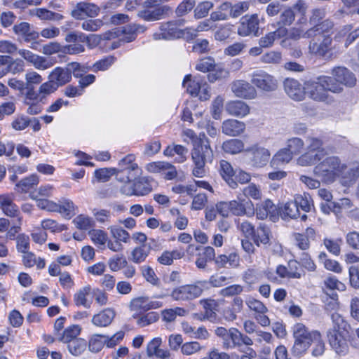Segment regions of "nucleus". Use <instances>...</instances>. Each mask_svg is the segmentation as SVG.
I'll list each match as a JSON object with an SVG mask.
<instances>
[{
    "instance_id": "obj_29",
    "label": "nucleus",
    "mask_w": 359,
    "mask_h": 359,
    "mask_svg": "<svg viewBox=\"0 0 359 359\" xmlns=\"http://www.w3.org/2000/svg\"><path fill=\"white\" fill-rule=\"evenodd\" d=\"M48 79H51V82H54L59 88L70 82L72 75H70L67 66L65 68L57 67L50 72Z\"/></svg>"
},
{
    "instance_id": "obj_60",
    "label": "nucleus",
    "mask_w": 359,
    "mask_h": 359,
    "mask_svg": "<svg viewBox=\"0 0 359 359\" xmlns=\"http://www.w3.org/2000/svg\"><path fill=\"white\" fill-rule=\"evenodd\" d=\"M158 319V313L155 311H151L140 316L137 318V324L140 327H143L157 322Z\"/></svg>"
},
{
    "instance_id": "obj_19",
    "label": "nucleus",
    "mask_w": 359,
    "mask_h": 359,
    "mask_svg": "<svg viewBox=\"0 0 359 359\" xmlns=\"http://www.w3.org/2000/svg\"><path fill=\"white\" fill-rule=\"evenodd\" d=\"M275 39H283L281 41L282 46H285L287 39L293 41H299V39L304 38V28L292 27L290 29H287L285 27H280L276 31L272 32Z\"/></svg>"
},
{
    "instance_id": "obj_25",
    "label": "nucleus",
    "mask_w": 359,
    "mask_h": 359,
    "mask_svg": "<svg viewBox=\"0 0 359 359\" xmlns=\"http://www.w3.org/2000/svg\"><path fill=\"white\" fill-rule=\"evenodd\" d=\"M13 32L21 36L25 42L36 41L39 37V33L31 28V25L27 22H22L15 25L13 27Z\"/></svg>"
},
{
    "instance_id": "obj_34",
    "label": "nucleus",
    "mask_w": 359,
    "mask_h": 359,
    "mask_svg": "<svg viewBox=\"0 0 359 359\" xmlns=\"http://www.w3.org/2000/svg\"><path fill=\"white\" fill-rule=\"evenodd\" d=\"M145 29V27L139 24L128 25L122 27L121 32L123 34L122 40L130 42L136 38L137 34L143 33Z\"/></svg>"
},
{
    "instance_id": "obj_52",
    "label": "nucleus",
    "mask_w": 359,
    "mask_h": 359,
    "mask_svg": "<svg viewBox=\"0 0 359 359\" xmlns=\"http://www.w3.org/2000/svg\"><path fill=\"white\" fill-rule=\"evenodd\" d=\"M54 190L55 188L53 185H41L37 189L32 191L29 196L32 199H36L37 198H49L53 196Z\"/></svg>"
},
{
    "instance_id": "obj_40",
    "label": "nucleus",
    "mask_w": 359,
    "mask_h": 359,
    "mask_svg": "<svg viewBox=\"0 0 359 359\" xmlns=\"http://www.w3.org/2000/svg\"><path fill=\"white\" fill-rule=\"evenodd\" d=\"M22 262L26 267L31 268L36 266L38 269H42L46 266L44 259L36 257L33 252L29 251L23 253Z\"/></svg>"
},
{
    "instance_id": "obj_50",
    "label": "nucleus",
    "mask_w": 359,
    "mask_h": 359,
    "mask_svg": "<svg viewBox=\"0 0 359 359\" xmlns=\"http://www.w3.org/2000/svg\"><path fill=\"white\" fill-rule=\"evenodd\" d=\"M81 328L79 325H72L66 328L60 340L64 343L68 344L70 341H72L74 339H77V337L81 333Z\"/></svg>"
},
{
    "instance_id": "obj_33",
    "label": "nucleus",
    "mask_w": 359,
    "mask_h": 359,
    "mask_svg": "<svg viewBox=\"0 0 359 359\" xmlns=\"http://www.w3.org/2000/svg\"><path fill=\"white\" fill-rule=\"evenodd\" d=\"M219 168L220 175L229 186L232 189L236 188L237 182L233 179L234 171L231 165L228 161L222 160L219 163Z\"/></svg>"
},
{
    "instance_id": "obj_3",
    "label": "nucleus",
    "mask_w": 359,
    "mask_h": 359,
    "mask_svg": "<svg viewBox=\"0 0 359 359\" xmlns=\"http://www.w3.org/2000/svg\"><path fill=\"white\" fill-rule=\"evenodd\" d=\"M347 166L336 156L325 158L314 168L315 174L325 183L334 182L342 175Z\"/></svg>"
},
{
    "instance_id": "obj_6",
    "label": "nucleus",
    "mask_w": 359,
    "mask_h": 359,
    "mask_svg": "<svg viewBox=\"0 0 359 359\" xmlns=\"http://www.w3.org/2000/svg\"><path fill=\"white\" fill-rule=\"evenodd\" d=\"M206 283L205 280H201L195 284L180 286L172 291L170 296L175 301L194 299L201 295Z\"/></svg>"
},
{
    "instance_id": "obj_20",
    "label": "nucleus",
    "mask_w": 359,
    "mask_h": 359,
    "mask_svg": "<svg viewBox=\"0 0 359 359\" xmlns=\"http://www.w3.org/2000/svg\"><path fill=\"white\" fill-rule=\"evenodd\" d=\"M18 54L25 60L32 64L37 69L45 70L52 66V63L48 62L45 57L34 54L32 51L26 49H20Z\"/></svg>"
},
{
    "instance_id": "obj_55",
    "label": "nucleus",
    "mask_w": 359,
    "mask_h": 359,
    "mask_svg": "<svg viewBox=\"0 0 359 359\" xmlns=\"http://www.w3.org/2000/svg\"><path fill=\"white\" fill-rule=\"evenodd\" d=\"M106 335L94 334L91 337L88 343V348L91 352L97 353L102 350L105 344Z\"/></svg>"
},
{
    "instance_id": "obj_4",
    "label": "nucleus",
    "mask_w": 359,
    "mask_h": 359,
    "mask_svg": "<svg viewBox=\"0 0 359 359\" xmlns=\"http://www.w3.org/2000/svg\"><path fill=\"white\" fill-rule=\"evenodd\" d=\"M192 161V175L196 177L202 178L206 175L207 170L205 164L211 163L214 154L209 142L205 145H195L191 152Z\"/></svg>"
},
{
    "instance_id": "obj_10",
    "label": "nucleus",
    "mask_w": 359,
    "mask_h": 359,
    "mask_svg": "<svg viewBox=\"0 0 359 359\" xmlns=\"http://www.w3.org/2000/svg\"><path fill=\"white\" fill-rule=\"evenodd\" d=\"M251 82L259 90L264 92L275 91L278 86V79L263 70L254 72L252 74Z\"/></svg>"
},
{
    "instance_id": "obj_16",
    "label": "nucleus",
    "mask_w": 359,
    "mask_h": 359,
    "mask_svg": "<svg viewBox=\"0 0 359 359\" xmlns=\"http://www.w3.org/2000/svg\"><path fill=\"white\" fill-rule=\"evenodd\" d=\"M231 212L236 216H254L255 211L254 204L250 199H239L230 201Z\"/></svg>"
},
{
    "instance_id": "obj_32",
    "label": "nucleus",
    "mask_w": 359,
    "mask_h": 359,
    "mask_svg": "<svg viewBox=\"0 0 359 359\" xmlns=\"http://www.w3.org/2000/svg\"><path fill=\"white\" fill-rule=\"evenodd\" d=\"M239 256L234 252L220 255L215 259L216 265L219 268L236 267L239 264Z\"/></svg>"
},
{
    "instance_id": "obj_46",
    "label": "nucleus",
    "mask_w": 359,
    "mask_h": 359,
    "mask_svg": "<svg viewBox=\"0 0 359 359\" xmlns=\"http://www.w3.org/2000/svg\"><path fill=\"white\" fill-rule=\"evenodd\" d=\"M32 13L43 20L59 21L63 19V15L58 13L50 11L46 8H35Z\"/></svg>"
},
{
    "instance_id": "obj_53",
    "label": "nucleus",
    "mask_w": 359,
    "mask_h": 359,
    "mask_svg": "<svg viewBox=\"0 0 359 359\" xmlns=\"http://www.w3.org/2000/svg\"><path fill=\"white\" fill-rule=\"evenodd\" d=\"M321 153L320 151L313 154V152L309 151L297 159V163L302 166L310 165L321 160Z\"/></svg>"
},
{
    "instance_id": "obj_22",
    "label": "nucleus",
    "mask_w": 359,
    "mask_h": 359,
    "mask_svg": "<svg viewBox=\"0 0 359 359\" xmlns=\"http://www.w3.org/2000/svg\"><path fill=\"white\" fill-rule=\"evenodd\" d=\"M334 23L332 20L326 19L319 23L317 26H312L311 27L304 29V38H313L318 36L330 35V32L333 29Z\"/></svg>"
},
{
    "instance_id": "obj_43",
    "label": "nucleus",
    "mask_w": 359,
    "mask_h": 359,
    "mask_svg": "<svg viewBox=\"0 0 359 359\" xmlns=\"http://www.w3.org/2000/svg\"><path fill=\"white\" fill-rule=\"evenodd\" d=\"M319 262L323 263L324 267L328 270L337 273H340L342 271V267L340 264L334 259H328L325 252H321L318 255Z\"/></svg>"
},
{
    "instance_id": "obj_59",
    "label": "nucleus",
    "mask_w": 359,
    "mask_h": 359,
    "mask_svg": "<svg viewBox=\"0 0 359 359\" xmlns=\"http://www.w3.org/2000/svg\"><path fill=\"white\" fill-rule=\"evenodd\" d=\"M195 0H183L176 8L175 13L177 17H183L194 8Z\"/></svg>"
},
{
    "instance_id": "obj_64",
    "label": "nucleus",
    "mask_w": 359,
    "mask_h": 359,
    "mask_svg": "<svg viewBox=\"0 0 359 359\" xmlns=\"http://www.w3.org/2000/svg\"><path fill=\"white\" fill-rule=\"evenodd\" d=\"M245 303L251 311L257 313H266L268 311L267 307L261 301L255 298H248Z\"/></svg>"
},
{
    "instance_id": "obj_44",
    "label": "nucleus",
    "mask_w": 359,
    "mask_h": 359,
    "mask_svg": "<svg viewBox=\"0 0 359 359\" xmlns=\"http://www.w3.org/2000/svg\"><path fill=\"white\" fill-rule=\"evenodd\" d=\"M187 313V310L182 307L166 309L161 311L162 319L166 323L173 322L177 316H184Z\"/></svg>"
},
{
    "instance_id": "obj_2",
    "label": "nucleus",
    "mask_w": 359,
    "mask_h": 359,
    "mask_svg": "<svg viewBox=\"0 0 359 359\" xmlns=\"http://www.w3.org/2000/svg\"><path fill=\"white\" fill-rule=\"evenodd\" d=\"M292 332L294 339L292 351L296 355L304 354L315 340L320 338L318 331L311 330L302 323H295Z\"/></svg>"
},
{
    "instance_id": "obj_15",
    "label": "nucleus",
    "mask_w": 359,
    "mask_h": 359,
    "mask_svg": "<svg viewBox=\"0 0 359 359\" xmlns=\"http://www.w3.org/2000/svg\"><path fill=\"white\" fill-rule=\"evenodd\" d=\"M200 250H201L202 252L198 255V258L196 260V265L198 269H204L208 262L215 259V249L210 246L201 248L194 245H189L187 251L192 253L194 251Z\"/></svg>"
},
{
    "instance_id": "obj_36",
    "label": "nucleus",
    "mask_w": 359,
    "mask_h": 359,
    "mask_svg": "<svg viewBox=\"0 0 359 359\" xmlns=\"http://www.w3.org/2000/svg\"><path fill=\"white\" fill-rule=\"evenodd\" d=\"M280 215L284 219H297L299 216V210L294 201L285 203L280 208Z\"/></svg>"
},
{
    "instance_id": "obj_1",
    "label": "nucleus",
    "mask_w": 359,
    "mask_h": 359,
    "mask_svg": "<svg viewBox=\"0 0 359 359\" xmlns=\"http://www.w3.org/2000/svg\"><path fill=\"white\" fill-rule=\"evenodd\" d=\"M304 90L306 94L314 101L330 103L334 100L328 92L340 93L343 91V87L334 83L331 76H320L315 80L306 81Z\"/></svg>"
},
{
    "instance_id": "obj_11",
    "label": "nucleus",
    "mask_w": 359,
    "mask_h": 359,
    "mask_svg": "<svg viewBox=\"0 0 359 359\" xmlns=\"http://www.w3.org/2000/svg\"><path fill=\"white\" fill-rule=\"evenodd\" d=\"M230 87L232 93L237 97L251 100L257 97L255 88L247 81L235 80L231 83Z\"/></svg>"
},
{
    "instance_id": "obj_47",
    "label": "nucleus",
    "mask_w": 359,
    "mask_h": 359,
    "mask_svg": "<svg viewBox=\"0 0 359 359\" xmlns=\"http://www.w3.org/2000/svg\"><path fill=\"white\" fill-rule=\"evenodd\" d=\"M134 186L135 190V196H137L147 195L152 190L149 181L147 177H141L135 180Z\"/></svg>"
},
{
    "instance_id": "obj_5",
    "label": "nucleus",
    "mask_w": 359,
    "mask_h": 359,
    "mask_svg": "<svg viewBox=\"0 0 359 359\" xmlns=\"http://www.w3.org/2000/svg\"><path fill=\"white\" fill-rule=\"evenodd\" d=\"M135 156L128 154L118 162V168L116 170V178L121 182H128L136 179L142 173V170L135 162Z\"/></svg>"
},
{
    "instance_id": "obj_30",
    "label": "nucleus",
    "mask_w": 359,
    "mask_h": 359,
    "mask_svg": "<svg viewBox=\"0 0 359 359\" xmlns=\"http://www.w3.org/2000/svg\"><path fill=\"white\" fill-rule=\"evenodd\" d=\"M115 316V311L112 309L107 308L95 314L92 318L91 322L97 327H107L112 323Z\"/></svg>"
},
{
    "instance_id": "obj_37",
    "label": "nucleus",
    "mask_w": 359,
    "mask_h": 359,
    "mask_svg": "<svg viewBox=\"0 0 359 359\" xmlns=\"http://www.w3.org/2000/svg\"><path fill=\"white\" fill-rule=\"evenodd\" d=\"M202 82L197 78L191 79V75H186L182 86L187 88V91L192 96H197L201 88Z\"/></svg>"
},
{
    "instance_id": "obj_62",
    "label": "nucleus",
    "mask_w": 359,
    "mask_h": 359,
    "mask_svg": "<svg viewBox=\"0 0 359 359\" xmlns=\"http://www.w3.org/2000/svg\"><path fill=\"white\" fill-rule=\"evenodd\" d=\"M224 98L222 95L217 96L212 102L211 113L214 119L221 118L224 107Z\"/></svg>"
},
{
    "instance_id": "obj_54",
    "label": "nucleus",
    "mask_w": 359,
    "mask_h": 359,
    "mask_svg": "<svg viewBox=\"0 0 359 359\" xmlns=\"http://www.w3.org/2000/svg\"><path fill=\"white\" fill-rule=\"evenodd\" d=\"M87 343L83 339L79 338L68 343V350L74 355H81L86 348Z\"/></svg>"
},
{
    "instance_id": "obj_39",
    "label": "nucleus",
    "mask_w": 359,
    "mask_h": 359,
    "mask_svg": "<svg viewBox=\"0 0 359 359\" xmlns=\"http://www.w3.org/2000/svg\"><path fill=\"white\" fill-rule=\"evenodd\" d=\"M222 149L224 152L231 154H236L241 151L245 152V144L239 139H231L225 141L222 144Z\"/></svg>"
},
{
    "instance_id": "obj_38",
    "label": "nucleus",
    "mask_w": 359,
    "mask_h": 359,
    "mask_svg": "<svg viewBox=\"0 0 359 359\" xmlns=\"http://www.w3.org/2000/svg\"><path fill=\"white\" fill-rule=\"evenodd\" d=\"M150 248L147 245L135 247L131 252L130 259L135 264L144 262L150 253Z\"/></svg>"
},
{
    "instance_id": "obj_27",
    "label": "nucleus",
    "mask_w": 359,
    "mask_h": 359,
    "mask_svg": "<svg viewBox=\"0 0 359 359\" xmlns=\"http://www.w3.org/2000/svg\"><path fill=\"white\" fill-rule=\"evenodd\" d=\"M169 9L170 8L168 6H156L150 8H145V9L138 12L137 16L145 21H156L161 19Z\"/></svg>"
},
{
    "instance_id": "obj_21",
    "label": "nucleus",
    "mask_w": 359,
    "mask_h": 359,
    "mask_svg": "<svg viewBox=\"0 0 359 359\" xmlns=\"http://www.w3.org/2000/svg\"><path fill=\"white\" fill-rule=\"evenodd\" d=\"M225 110L230 116L243 118L250 114V107L242 100H231L226 103Z\"/></svg>"
},
{
    "instance_id": "obj_41",
    "label": "nucleus",
    "mask_w": 359,
    "mask_h": 359,
    "mask_svg": "<svg viewBox=\"0 0 359 359\" xmlns=\"http://www.w3.org/2000/svg\"><path fill=\"white\" fill-rule=\"evenodd\" d=\"M58 205V212L63 217L71 218L75 215L76 207L72 200L63 198L59 201Z\"/></svg>"
},
{
    "instance_id": "obj_14",
    "label": "nucleus",
    "mask_w": 359,
    "mask_h": 359,
    "mask_svg": "<svg viewBox=\"0 0 359 359\" xmlns=\"http://www.w3.org/2000/svg\"><path fill=\"white\" fill-rule=\"evenodd\" d=\"M146 169L151 173L163 172L164 178L167 180H172L177 176L176 168L172 164L165 161L149 163L146 165Z\"/></svg>"
},
{
    "instance_id": "obj_12",
    "label": "nucleus",
    "mask_w": 359,
    "mask_h": 359,
    "mask_svg": "<svg viewBox=\"0 0 359 359\" xmlns=\"http://www.w3.org/2000/svg\"><path fill=\"white\" fill-rule=\"evenodd\" d=\"M259 20L257 14L245 15L241 18L238 27V34L241 36H257L259 29Z\"/></svg>"
},
{
    "instance_id": "obj_61",
    "label": "nucleus",
    "mask_w": 359,
    "mask_h": 359,
    "mask_svg": "<svg viewBox=\"0 0 359 359\" xmlns=\"http://www.w3.org/2000/svg\"><path fill=\"white\" fill-rule=\"evenodd\" d=\"M67 67L70 72V75L73 74L75 78L79 79L90 70L88 67L81 65L80 63L76 62L68 63Z\"/></svg>"
},
{
    "instance_id": "obj_49",
    "label": "nucleus",
    "mask_w": 359,
    "mask_h": 359,
    "mask_svg": "<svg viewBox=\"0 0 359 359\" xmlns=\"http://www.w3.org/2000/svg\"><path fill=\"white\" fill-rule=\"evenodd\" d=\"M294 201L297 205L298 209L300 208L306 212H310L313 205L311 196L306 193L296 195Z\"/></svg>"
},
{
    "instance_id": "obj_9",
    "label": "nucleus",
    "mask_w": 359,
    "mask_h": 359,
    "mask_svg": "<svg viewBox=\"0 0 359 359\" xmlns=\"http://www.w3.org/2000/svg\"><path fill=\"white\" fill-rule=\"evenodd\" d=\"M309 40L308 50L310 54L325 57L331 55L332 50V38L330 35L318 36L317 37L308 38Z\"/></svg>"
},
{
    "instance_id": "obj_57",
    "label": "nucleus",
    "mask_w": 359,
    "mask_h": 359,
    "mask_svg": "<svg viewBox=\"0 0 359 359\" xmlns=\"http://www.w3.org/2000/svg\"><path fill=\"white\" fill-rule=\"evenodd\" d=\"M214 4L210 1L200 2L194 9V16L196 19H201L208 15Z\"/></svg>"
},
{
    "instance_id": "obj_17",
    "label": "nucleus",
    "mask_w": 359,
    "mask_h": 359,
    "mask_svg": "<svg viewBox=\"0 0 359 359\" xmlns=\"http://www.w3.org/2000/svg\"><path fill=\"white\" fill-rule=\"evenodd\" d=\"M328 342L332 350L338 355H345L348 353L349 346L348 344V334H327Z\"/></svg>"
},
{
    "instance_id": "obj_8",
    "label": "nucleus",
    "mask_w": 359,
    "mask_h": 359,
    "mask_svg": "<svg viewBox=\"0 0 359 359\" xmlns=\"http://www.w3.org/2000/svg\"><path fill=\"white\" fill-rule=\"evenodd\" d=\"M185 20L178 19L161 22L158 30L153 34L154 40L179 39L180 27L184 25Z\"/></svg>"
},
{
    "instance_id": "obj_45",
    "label": "nucleus",
    "mask_w": 359,
    "mask_h": 359,
    "mask_svg": "<svg viewBox=\"0 0 359 359\" xmlns=\"http://www.w3.org/2000/svg\"><path fill=\"white\" fill-rule=\"evenodd\" d=\"M253 237L257 245L259 246L260 244L266 245L270 241L271 231L266 226L260 225L257 228V232H255Z\"/></svg>"
},
{
    "instance_id": "obj_48",
    "label": "nucleus",
    "mask_w": 359,
    "mask_h": 359,
    "mask_svg": "<svg viewBox=\"0 0 359 359\" xmlns=\"http://www.w3.org/2000/svg\"><path fill=\"white\" fill-rule=\"evenodd\" d=\"M78 39H79L82 42L86 41L89 43H90L91 41H93V43H97L99 41V37L97 35L86 36L82 32H70L65 36V41L68 43H76Z\"/></svg>"
},
{
    "instance_id": "obj_31",
    "label": "nucleus",
    "mask_w": 359,
    "mask_h": 359,
    "mask_svg": "<svg viewBox=\"0 0 359 359\" xmlns=\"http://www.w3.org/2000/svg\"><path fill=\"white\" fill-rule=\"evenodd\" d=\"M92 292V287L90 285H87L80 288L74 294V302L77 306H83L88 309L90 307L92 302L88 299V297Z\"/></svg>"
},
{
    "instance_id": "obj_28",
    "label": "nucleus",
    "mask_w": 359,
    "mask_h": 359,
    "mask_svg": "<svg viewBox=\"0 0 359 359\" xmlns=\"http://www.w3.org/2000/svg\"><path fill=\"white\" fill-rule=\"evenodd\" d=\"M332 327L327 331V334H349L350 325L338 313H333L331 316Z\"/></svg>"
},
{
    "instance_id": "obj_23",
    "label": "nucleus",
    "mask_w": 359,
    "mask_h": 359,
    "mask_svg": "<svg viewBox=\"0 0 359 359\" xmlns=\"http://www.w3.org/2000/svg\"><path fill=\"white\" fill-rule=\"evenodd\" d=\"M284 88L287 95L294 100H302L306 94L304 86L302 87L297 80L293 79H287L284 82Z\"/></svg>"
},
{
    "instance_id": "obj_24",
    "label": "nucleus",
    "mask_w": 359,
    "mask_h": 359,
    "mask_svg": "<svg viewBox=\"0 0 359 359\" xmlns=\"http://www.w3.org/2000/svg\"><path fill=\"white\" fill-rule=\"evenodd\" d=\"M245 130V124L243 121L229 118L223 121L222 131L226 135L237 137L241 135Z\"/></svg>"
},
{
    "instance_id": "obj_13",
    "label": "nucleus",
    "mask_w": 359,
    "mask_h": 359,
    "mask_svg": "<svg viewBox=\"0 0 359 359\" xmlns=\"http://www.w3.org/2000/svg\"><path fill=\"white\" fill-rule=\"evenodd\" d=\"M100 13V8L94 4L86 1L78 3L71 11L76 20H83L86 17L94 18Z\"/></svg>"
},
{
    "instance_id": "obj_18",
    "label": "nucleus",
    "mask_w": 359,
    "mask_h": 359,
    "mask_svg": "<svg viewBox=\"0 0 359 359\" xmlns=\"http://www.w3.org/2000/svg\"><path fill=\"white\" fill-rule=\"evenodd\" d=\"M332 79L334 83L342 86H353L355 84L356 79L354 74L344 67H336L332 70Z\"/></svg>"
},
{
    "instance_id": "obj_58",
    "label": "nucleus",
    "mask_w": 359,
    "mask_h": 359,
    "mask_svg": "<svg viewBox=\"0 0 359 359\" xmlns=\"http://www.w3.org/2000/svg\"><path fill=\"white\" fill-rule=\"evenodd\" d=\"M73 222L76 227L81 230H88L95 226L94 220L91 217L83 215L77 216Z\"/></svg>"
},
{
    "instance_id": "obj_35",
    "label": "nucleus",
    "mask_w": 359,
    "mask_h": 359,
    "mask_svg": "<svg viewBox=\"0 0 359 359\" xmlns=\"http://www.w3.org/2000/svg\"><path fill=\"white\" fill-rule=\"evenodd\" d=\"M39 182V178L37 175L32 174L28 177L22 179L16 184L18 191L21 193H27L34 187Z\"/></svg>"
},
{
    "instance_id": "obj_51",
    "label": "nucleus",
    "mask_w": 359,
    "mask_h": 359,
    "mask_svg": "<svg viewBox=\"0 0 359 359\" xmlns=\"http://www.w3.org/2000/svg\"><path fill=\"white\" fill-rule=\"evenodd\" d=\"M108 229L110 231L111 236L120 242L127 243L130 241L129 233L123 229L122 227L116 225L110 226Z\"/></svg>"
},
{
    "instance_id": "obj_42",
    "label": "nucleus",
    "mask_w": 359,
    "mask_h": 359,
    "mask_svg": "<svg viewBox=\"0 0 359 359\" xmlns=\"http://www.w3.org/2000/svg\"><path fill=\"white\" fill-rule=\"evenodd\" d=\"M239 330L235 327L229 329V332L222 341V346L224 349H232L238 347Z\"/></svg>"
},
{
    "instance_id": "obj_7",
    "label": "nucleus",
    "mask_w": 359,
    "mask_h": 359,
    "mask_svg": "<svg viewBox=\"0 0 359 359\" xmlns=\"http://www.w3.org/2000/svg\"><path fill=\"white\" fill-rule=\"evenodd\" d=\"M246 157L252 166L262 168L269 161L271 152L259 143H255L245 149Z\"/></svg>"
},
{
    "instance_id": "obj_26",
    "label": "nucleus",
    "mask_w": 359,
    "mask_h": 359,
    "mask_svg": "<svg viewBox=\"0 0 359 359\" xmlns=\"http://www.w3.org/2000/svg\"><path fill=\"white\" fill-rule=\"evenodd\" d=\"M13 196L8 194L0 195V208L10 217H21L18 207L14 203Z\"/></svg>"
},
{
    "instance_id": "obj_63",
    "label": "nucleus",
    "mask_w": 359,
    "mask_h": 359,
    "mask_svg": "<svg viewBox=\"0 0 359 359\" xmlns=\"http://www.w3.org/2000/svg\"><path fill=\"white\" fill-rule=\"evenodd\" d=\"M215 67V60L211 57H207L198 60L196 65V69L202 72H210Z\"/></svg>"
},
{
    "instance_id": "obj_56",
    "label": "nucleus",
    "mask_w": 359,
    "mask_h": 359,
    "mask_svg": "<svg viewBox=\"0 0 359 359\" xmlns=\"http://www.w3.org/2000/svg\"><path fill=\"white\" fill-rule=\"evenodd\" d=\"M273 208V203L271 200H266L257 205L256 212L257 217L259 219H264L267 217L269 213Z\"/></svg>"
}]
</instances>
